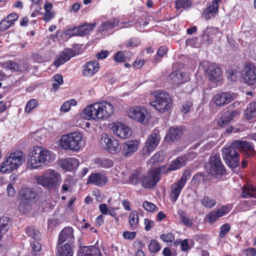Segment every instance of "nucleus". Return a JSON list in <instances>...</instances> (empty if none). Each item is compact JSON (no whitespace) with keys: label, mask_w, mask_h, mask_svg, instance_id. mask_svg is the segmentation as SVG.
Instances as JSON below:
<instances>
[{"label":"nucleus","mask_w":256,"mask_h":256,"mask_svg":"<svg viewBox=\"0 0 256 256\" xmlns=\"http://www.w3.org/2000/svg\"><path fill=\"white\" fill-rule=\"evenodd\" d=\"M114 110L113 106L110 102L103 101L87 106L82 110V115L88 120L98 121L108 118L113 114Z\"/></svg>","instance_id":"1"},{"label":"nucleus","mask_w":256,"mask_h":256,"mask_svg":"<svg viewBox=\"0 0 256 256\" xmlns=\"http://www.w3.org/2000/svg\"><path fill=\"white\" fill-rule=\"evenodd\" d=\"M54 156L51 151L42 147L36 146L29 154L28 168L32 170L52 162Z\"/></svg>","instance_id":"2"},{"label":"nucleus","mask_w":256,"mask_h":256,"mask_svg":"<svg viewBox=\"0 0 256 256\" xmlns=\"http://www.w3.org/2000/svg\"><path fill=\"white\" fill-rule=\"evenodd\" d=\"M35 179L38 184L49 191L58 189L62 182L60 174L53 169H48L43 175L38 176Z\"/></svg>","instance_id":"3"},{"label":"nucleus","mask_w":256,"mask_h":256,"mask_svg":"<svg viewBox=\"0 0 256 256\" xmlns=\"http://www.w3.org/2000/svg\"><path fill=\"white\" fill-rule=\"evenodd\" d=\"M83 135L80 132H74L63 135L60 140V146L64 150L78 152L84 146Z\"/></svg>","instance_id":"4"},{"label":"nucleus","mask_w":256,"mask_h":256,"mask_svg":"<svg viewBox=\"0 0 256 256\" xmlns=\"http://www.w3.org/2000/svg\"><path fill=\"white\" fill-rule=\"evenodd\" d=\"M22 154L20 150H17L10 154L2 163L0 168V172L4 174H9L18 168L24 162Z\"/></svg>","instance_id":"5"},{"label":"nucleus","mask_w":256,"mask_h":256,"mask_svg":"<svg viewBox=\"0 0 256 256\" xmlns=\"http://www.w3.org/2000/svg\"><path fill=\"white\" fill-rule=\"evenodd\" d=\"M154 100L150 104L160 112H164L170 107V99L169 94L163 91L158 90L152 94Z\"/></svg>","instance_id":"6"},{"label":"nucleus","mask_w":256,"mask_h":256,"mask_svg":"<svg viewBox=\"0 0 256 256\" xmlns=\"http://www.w3.org/2000/svg\"><path fill=\"white\" fill-rule=\"evenodd\" d=\"M206 167L210 174L217 178H220L226 173V169L222 162L220 154L210 156Z\"/></svg>","instance_id":"7"},{"label":"nucleus","mask_w":256,"mask_h":256,"mask_svg":"<svg viewBox=\"0 0 256 256\" xmlns=\"http://www.w3.org/2000/svg\"><path fill=\"white\" fill-rule=\"evenodd\" d=\"M236 147L232 145L225 146L222 150V158L230 168L237 167L240 162V157Z\"/></svg>","instance_id":"8"},{"label":"nucleus","mask_w":256,"mask_h":256,"mask_svg":"<svg viewBox=\"0 0 256 256\" xmlns=\"http://www.w3.org/2000/svg\"><path fill=\"white\" fill-rule=\"evenodd\" d=\"M126 114L131 119L141 124H146L150 118V114L147 110L139 106L128 108L126 111Z\"/></svg>","instance_id":"9"},{"label":"nucleus","mask_w":256,"mask_h":256,"mask_svg":"<svg viewBox=\"0 0 256 256\" xmlns=\"http://www.w3.org/2000/svg\"><path fill=\"white\" fill-rule=\"evenodd\" d=\"M99 145L102 149L112 154H117L122 150V147L117 140L113 136L106 134L102 136Z\"/></svg>","instance_id":"10"},{"label":"nucleus","mask_w":256,"mask_h":256,"mask_svg":"<svg viewBox=\"0 0 256 256\" xmlns=\"http://www.w3.org/2000/svg\"><path fill=\"white\" fill-rule=\"evenodd\" d=\"M162 168H153L146 175L142 174V186L145 188H152L160 180V172Z\"/></svg>","instance_id":"11"},{"label":"nucleus","mask_w":256,"mask_h":256,"mask_svg":"<svg viewBox=\"0 0 256 256\" xmlns=\"http://www.w3.org/2000/svg\"><path fill=\"white\" fill-rule=\"evenodd\" d=\"M160 140L158 131L154 130L146 142L145 146L142 149L143 154L144 155L149 154L154 151L158 146Z\"/></svg>","instance_id":"12"},{"label":"nucleus","mask_w":256,"mask_h":256,"mask_svg":"<svg viewBox=\"0 0 256 256\" xmlns=\"http://www.w3.org/2000/svg\"><path fill=\"white\" fill-rule=\"evenodd\" d=\"M255 70L256 66L254 64L250 62H246L245 63L242 75L246 84L252 85L256 82Z\"/></svg>","instance_id":"13"},{"label":"nucleus","mask_w":256,"mask_h":256,"mask_svg":"<svg viewBox=\"0 0 256 256\" xmlns=\"http://www.w3.org/2000/svg\"><path fill=\"white\" fill-rule=\"evenodd\" d=\"M235 94L230 92H222L214 95L212 102L217 106H224L234 100Z\"/></svg>","instance_id":"14"},{"label":"nucleus","mask_w":256,"mask_h":256,"mask_svg":"<svg viewBox=\"0 0 256 256\" xmlns=\"http://www.w3.org/2000/svg\"><path fill=\"white\" fill-rule=\"evenodd\" d=\"M108 181V177L105 174L93 172L88 177L86 184H92L98 187H102Z\"/></svg>","instance_id":"15"},{"label":"nucleus","mask_w":256,"mask_h":256,"mask_svg":"<svg viewBox=\"0 0 256 256\" xmlns=\"http://www.w3.org/2000/svg\"><path fill=\"white\" fill-rule=\"evenodd\" d=\"M220 0H214L207 6L202 12V16L208 20L214 18L218 13L219 2Z\"/></svg>","instance_id":"16"},{"label":"nucleus","mask_w":256,"mask_h":256,"mask_svg":"<svg viewBox=\"0 0 256 256\" xmlns=\"http://www.w3.org/2000/svg\"><path fill=\"white\" fill-rule=\"evenodd\" d=\"M113 134L120 138H127L131 134L130 129L122 123H114L111 128Z\"/></svg>","instance_id":"17"},{"label":"nucleus","mask_w":256,"mask_h":256,"mask_svg":"<svg viewBox=\"0 0 256 256\" xmlns=\"http://www.w3.org/2000/svg\"><path fill=\"white\" fill-rule=\"evenodd\" d=\"M58 164L62 169L68 171H72L78 167L79 162L76 158H61L59 160Z\"/></svg>","instance_id":"18"},{"label":"nucleus","mask_w":256,"mask_h":256,"mask_svg":"<svg viewBox=\"0 0 256 256\" xmlns=\"http://www.w3.org/2000/svg\"><path fill=\"white\" fill-rule=\"evenodd\" d=\"M74 240V230L70 226L66 227L63 228L58 236V244H62L68 241L66 243L72 244Z\"/></svg>","instance_id":"19"},{"label":"nucleus","mask_w":256,"mask_h":256,"mask_svg":"<svg viewBox=\"0 0 256 256\" xmlns=\"http://www.w3.org/2000/svg\"><path fill=\"white\" fill-rule=\"evenodd\" d=\"M232 145L239 150L246 152L248 156L253 155L254 152V146L246 140H235Z\"/></svg>","instance_id":"20"},{"label":"nucleus","mask_w":256,"mask_h":256,"mask_svg":"<svg viewBox=\"0 0 256 256\" xmlns=\"http://www.w3.org/2000/svg\"><path fill=\"white\" fill-rule=\"evenodd\" d=\"M138 145L139 143L137 140L126 141L122 146V155L126 158L130 156L138 150Z\"/></svg>","instance_id":"21"},{"label":"nucleus","mask_w":256,"mask_h":256,"mask_svg":"<svg viewBox=\"0 0 256 256\" xmlns=\"http://www.w3.org/2000/svg\"><path fill=\"white\" fill-rule=\"evenodd\" d=\"M206 72L210 80L214 82H220L222 78V70L216 64L209 65Z\"/></svg>","instance_id":"22"},{"label":"nucleus","mask_w":256,"mask_h":256,"mask_svg":"<svg viewBox=\"0 0 256 256\" xmlns=\"http://www.w3.org/2000/svg\"><path fill=\"white\" fill-rule=\"evenodd\" d=\"M36 192L29 188H23L20 192V200L30 204L36 201Z\"/></svg>","instance_id":"23"},{"label":"nucleus","mask_w":256,"mask_h":256,"mask_svg":"<svg viewBox=\"0 0 256 256\" xmlns=\"http://www.w3.org/2000/svg\"><path fill=\"white\" fill-rule=\"evenodd\" d=\"M169 81L174 85H180L188 80L189 78L186 74L180 71L172 72L169 76Z\"/></svg>","instance_id":"24"},{"label":"nucleus","mask_w":256,"mask_h":256,"mask_svg":"<svg viewBox=\"0 0 256 256\" xmlns=\"http://www.w3.org/2000/svg\"><path fill=\"white\" fill-rule=\"evenodd\" d=\"M230 211V208L228 206H222L216 211L210 212L208 215V219L210 224H212L218 218L226 215Z\"/></svg>","instance_id":"25"},{"label":"nucleus","mask_w":256,"mask_h":256,"mask_svg":"<svg viewBox=\"0 0 256 256\" xmlns=\"http://www.w3.org/2000/svg\"><path fill=\"white\" fill-rule=\"evenodd\" d=\"M99 69V64L96 60L90 61L83 66V74L90 77L95 74Z\"/></svg>","instance_id":"26"},{"label":"nucleus","mask_w":256,"mask_h":256,"mask_svg":"<svg viewBox=\"0 0 256 256\" xmlns=\"http://www.w3.org/2000/svg\"><path fill=\"white\" fill-rule=\"evenodd\" d=\"M73 254L72 244L71 243L58 244L56 253L58 256H72Z\"/></svg>","instance_id":"27"},{"label":"nucleus","mask_w":256,"mask_h":256,"mask_svg":"<svg viewBox=\"0 0 256 256\" xmlns=\"http://www.w3.org/2000/svg\"><path fill=\"white\" fill-rule=\"evenodd\" d=\"M78 256H100V252L95 246H82L80 248Z\"/></svg>","instance_id":"28"},{"label":"nucleus","mask_w":256,"mask_h":256,"mask_svg":"<svg viewBox=\"0 0 256 256\" xmlns=\"http://www.w3.org/2000/svg\"><path fill=\"white\" fill-rule=\"evenodd\" d=\"M187 158L186 156H180L172 160L166 172L168 171H174L184 166L186 164Z\"/></svg>","instance_id":"29"},{"label":"nucleus","mask_w":256,"mask_h":256,"mask_svg":"<svg viewBox=\"0 0 256 256\" xmlns=\"http://www.w3.org/2000/svg\"><path fill=\"white\" fill-rule=\"evenodd\" d=\"M118 24V22L116 18L104 22L100 26L98 31L102 34L108 33V31L117 26Z\"/></svg>","instance_id":"30"},{"label":"nucleus","mask_w":256,"mask_h":256,"mask_svg":"<svg viewBox=\"0 0 256 256\" xmlns=\"http://www.w3.org/2000/svg\"><path fill=\"white\" fill-rule=\"evenodd\" d=\"M244 116L248 120H256V102H250L244 111Z\"/></svg>","instance_id":"31"},{"label":"nucleus","mask_w":256,"mask_h":256,"mask_svg":"<svg viewBox=\"0 0 256 256\" xmlns=\"http://www.w3.org/2000/svg\"><path fill=\"white\" fill-rule=\"evenodd\" d=\"M184 188V186L177 182L171 186L170 198L173 202H175L177 200Z\"/></svg>","instance_id":"32"},{"label":"nucleus","mask_w":256,"mask_h":256,"mask_svg":"<svg viewBox=\"0 0 256 256\" xmlns=\"http://www.w3.org/2000/svg\"><path fill=\"white\" fill-rule=\"evenodd\" d=\"M242 197L245 198H256V186L251 184L244 186Z\"/></svg>","instance_id":"33"},{"label":"nucleus","mask_w":256,"mask_h":256,"mask_svg":"<svg viewBox=\"0 0 256 256\" xmlns=\"http://www.w3.org/2000/svg\"><path fill=\"white\" fill-rule=\"evenodd\" d=\"M181 130L178 128L172 127L170 128L168 132L166 134L165 138L166 140H174L179 139L182 134Z\"/></svg>","instance_id":"34"},{"label":"nucleus","mask_w":256,"mask_h":256,"mask_svg":"<svg viewBox=\"0 0 256 256\" xmlns=\"http://www.w3.org/2000/svg\"><path fill=\"white\" fill-rule=\"evenodd\" d=\"M96 26V23L86 24L79 26L77 29V35L83 36L88 34Z\"/></svg>","instance_id":"35"},{"label":"nucleus","mask_w":256,"mask_h":256,"mask_svg":"<svg viewBox=\"0 0 256 256\" xmlns=\"http://www.w3.org/2000/svg\"><path fill=\"white\" fill-rule=\"evenodd\" d=\"M94 164L98 168H108L114 166V162L109 158H96L94 160Z\"/></svg>","instance_id":"36"},{"label":"nucleus","mask_w":256,"mask_h":256,"mask_svg":"<svg viewBox=\"0 0 256 256\" xmlns=\"http://www.w3.org/2000/svg\"><path fill=\"white\" fill-rule=\"evenodd\" d=\"M10 220L8 217H2L0 218V240L2 236L9 229Z\"/></svg>","instance_id":"37"},{"label":"nucleus","mask_w":256,"mask_h":256,"mask_svg":"<svg viewBox=\"0 0 256 256\" xmlns=\"http://www.w3.org/2000/svg\"><path fill=\"white\" fill-rule=\"evenodd\" d=\"M129 224L132 230H135L138 224V216L136 212L132 211L129 216Z\"/></svg>","instance_id":"38"},{"label":"nucleus","mask_w":256,"mask_h":256,"mask_svg":"<svg viewBox=\"0 0 256 256\" xmlns=\"http://www.w3.org/2000/svg\"><path fill=\"white\" fill-rule=\"evenodd\" d=\"M238 116L239 113L237 110H227L224 112L221 116L230 124L234 118L238 117Z\"/></svg>","instance_id":"39"},{"label":"nucleus","mask_w":256,"mask_h":256,"mask_svg":"<svg viewBox=\"0 0 256 256\" xmlns=\"http://www.w3.org/2000/svg\"><path fill=\"white\" fill-rule=\"evenodd\" d=\"M2 66L12 72H18L20 70L19 64L14 62L12 60H7L2 64Z\"/></svg>","instance_id":"40"},{"label":"nucleus","mask_w":256,"mask_h":256,"mask_svg":"<svg viewBox=\"0 0 256 256\" xmlns=\"http://www.w3.org/2000/svg\"><path fill=\"white\" fill-rule=\"evenodd\" d=\"M202 205L206 208H211L216 204L214 199L210 198L208 196H204L200 200Z\"/></svg>","instance_id":"41"},{"label":"nucleus","mask_w":256,"mask_h":256,"mask_svg":"<svg viewBox=\"0 0 256 256\" xmlns=\"http://www.w3.org/2000/svg\"><path fill=\"white\" fill-rule=\"evenodd\" d=\"M78 54L76 50L70 48H65L60 55L64 58L65 61H68L72 58Z\"/></svg>","instance_id":"42"},{"label":"nucleus","mask_w":256,"mask_h":256,"mask_svg":"<svg viewBox=\"0 0 256 256\" xmlns=\"http://www.w3.org/2000/svg\"><path fill=\"white\" fill-rule=\"evenodd\" d=\"M142 174L138 171H136L130 176L129 182L133 185H136L140 182L142 183Z\"/></svg>","instance_id":"43"},{"label":"nucleus","mask_w":256,"mask_h":256,"mask_svg":"<svg viewBox=\"0 0 256 256\" xmlns=\"http://www.w3.org/2000/svg\"><path fill=\"white\" fill-rule=\"evenodd\" d=\"M255 205H256V200H243L240 202L239 206L241 211H246Z\"/></svg>","instance_id":"44"},{"label":"nucleus","mask_w":256,"mask_h":256,"mask_svg":"<svg viewBox=\"0 0 256 256\" xmlns=\"http://www.w3.org/2000/svg\"><path fill=\"white\" fill-rule=\"evenodd\" d=\"M176 8L178 10L180 8L188 9L192 6V2L190 0H176L175 2Z\"/></svg>","instance_id":"45"},{"label":"nucleus","mask_w":256,"mask_h":256,"mask_svg":"<svg viewBox=\"0 0 256 256\" xmlns=\"http://www.w3.org/2000/svg\"><path fill=\"white\" fill-rule=\"evenodd\" d=\"M27 234L32 238L33 240H40V232L33 227H28L26 229Z\"/></svg>","instance_id":"46"},{"label":"nucleus","mask_w":256,"mask_h":256,"mask_svg":"<svg viewBox=\"0 0 256 256\" xmlns=\"http://www.w3.org/2000/svg\"><path fill=\"white\" fill-rule=\"evenodd\" d=\"M168 48L164 46L160 47L156 52V54L154 58V62H158L161 61V58L166 54Z\"/></svg>","instance_id":"47"},{"label":"nucleus","mask_w":256,"mask_h":256,"mask_svg":"<svg viewBox=\"0 0 256 256\" xmlns=\"http://www.w3.org/2000/svg\"><path fill=\"white\" fill-rule=\"evenodd\" d=\"M38 101L36 99L32 98L28 102L25 107L24 111L26 113H30L32 110L37 107Z\"/></svg>","instance_id":"48"},{"label":"nucleus","mask_w":256,"mask_h":256,"mask_svg":"<svg viewBox=\"0 0 256 256\" xmlns=\"http://www.w3.org/2000/svg\"><path fill=\"white\" fill-rule=\"evenodd\" d=\"M140 40L136 38H132L126 42L124 44L120 46V48H128L130 47H135L138 45Z\"/></svg>","instance_id":"49"},{"label":"nucleus","mask_w":256,"mask_h":256,"mask_svg":"<svg viewBox=\"0 0 256 256\" xmlns=\"http://www.w3.org/2000/svg\"><path fill=\"white\" fill-rule=\"evenodd\" d=\"M52 81L54 82L52 87L56 90L64 82L62 76L60 74H56L54 76Z\"/></svg>","instance_id":"50"},{"label":"nucleus","mask_w":256,"mask_h":256,"mask_svg":"<svg viewBox=\"0 0 256 256\" xmlns=\"http://www.w3.org/2000/svg\"><path fill=\"white\" fill-rule=\"evenodd\" d=\"M77 102L74 99H71L64 102L60 107V110L64 112H67L70 110L72 106L76 105Z\"/></svg>","instance_id":"51"},{"label":"nucleus","mask_w":256,"mask_h":256,"mask_svg":"<svg viewBox=\"0 0 256 256\" xmlns=\"http://www.w3.org/2000/svg\"><path fill=\"white\" fill-rule=\"evenodd\" d=\"M220 32L219 29L214 28H208L204 31V34L208 36L210 39H213L214 36L218 34Z\"/></svg>","instance_id":"52"},{"label":"nucleus","mask_w":256,"mask_h":256,"mask_svg":"<svg viewBox=\"0 0 256 256\" xmlns=\"http://www.w3.org/2000/svg\"><path fill=\"white\" fill-rule=\"evenodd\" d=\"M148 250L151 252L156 253L159 251L160 249V246L159 242L155 240H152L148 246Z\"/></svg>","instance_id":"53"},{"label":"nucleus","mask_w":256,"mask_h":256,"mask_svg":"<svg viewBox=\"0 0 256 256\" xmlns=\"http://www.w3.org/2000/svg\"><path fill=\"white\" fill-rule=\"evenodd\" d=\"M190 170H186L184 172L181 178L176 182L184 186L186 182L190 178Z\"/></svg>","instance_id":"54"},{"label":"nucleus","mask_w":256,"mask_h":256,"mask_svg":"<svg viewBox=\"0 0 256 256\" xmlns=\"http://www.w3.org/2000/svg\"><path fill=\"white\" fill-rule=\"evenodd\" d=\"M164 156L162 152H158L156 154L150 159V162L152 164L160 162L163 161Z\"/></svg>","instance_id":"55"},{"label":"nucleus","mask_w":256,"mask_h":256,"mask_svg":"<svg viewBox=\"0 0 256 256\" xmlns=\"http://www.w3.org/2000/svg\"><path fill=\"white\" fill-rule=\"evenodd\" d=\"M160 238L165 242H172L174 240V236L172 232H168L162 234Z\"/></svg>","instance_id":"56"},{"label":"nucleus","mask_w":256,"mask_h":256,"mask_svg":"<svg viewBox=\"0 0 256 256\" xmlns=\"http://www.w3.org/2000/svg\"><path fill=\"white\" fill-rule=\"evenodd\" d=\"M230 226L228 224H222L220 228V232L219 234L220 237L224 238L226 234L230 231Z\"/></svg>","instance_id":"57"},{"label":"nucleus","mask_w":256,"mask_h":256,"mask_svg":"<svg viewBox=\"0 0 256 256\" xmlns=\"http://www.w3.org/2000/svg\"><path fill=\"white\" fill-rule=\"evenodd\" d=\"M180 217L182 222L186 226H190L192 225V222L191 220L186 216V214L182 212L180 214Z\"/></svg>","instance_id":"58"},{"label":"nucleus","mask_w":256,"mask_h":256,"mask_svg":"<svg viewBox=\"0 0 256 256\" xmlns=\"http://www.w3.org/2000/svg\"><path fill=\"white\" fill-rule=\"evenodd\" d=\"M18 208L20 212L26 214L28 212L30 206L28 203L26 202H20Z\"/></svg>","instance_id":"59"},{"label":"nucleus","mask_w":256,"mask_h":256,"mask_svg":"<svg viewBox=\"0 0 256 256\" xmlns=\"http://www.w3.org/2000/svg\"><path fill=\"white\" fill-rule=\"evenodd\" d=\"M39 240H30V245L32 250L34 252H38L42 248L41 244L38 242Z\"/></svg>","instance_id":"60"},{"label":"nucleus","mask_w":256,"mask_h":256,"mask_svg":"<svg viewBox=\"0 0 256 256\" xmlns=\"http://www.w3.org/2000/svg\"><path fill=\"white\" fill-rule=\"evenodd\" d=\"M204 180V175L201 173H198L194 176L192 180V182L194 184H198Z\"/></svg>","instance_id":"61"},{"label":"nucleus","mask_w":256,"mask_h":256,"mask_svg":"<svg viewBox=\"0 0 256 256\" xmlns=\"http://www.w3.org/2000/svg\"><path fill=\"white\" fill-rule=\"evenodd\" d=\"M114 60L117 62H124L126 60V56L124 52L119 51L115 54Z\"/></svg>","instance_id":"62"},{"label":"nucleus","mask_w":256,"mask_h":256,"mask_svg":"<svg viewBox=\"0 0 256 256\" xmlns=\"http://www.w3.org/2000/svg\"><path fill=\"white\" fill-rule=\"evenodd\" d=\"M142 206L144 209L148 212H152L156 207L154 204L148 201L144 202Z\"/></svg>","instance_id":"63"},{"label":"nucleus","mask_w":256,"mask_h":256,"mask_svg":"<svg viewBox=\"0 0 256 256\" xmlns=\"http://www.w3.org/2000/svg\"><path fill=\"white\" fill-rule=\"evenodd\" d=\"M240 76V73L231 70L227 72L228 78L232 81H236L238 76Z\"/></svg>","instance_id":"64"}]
</instances>
